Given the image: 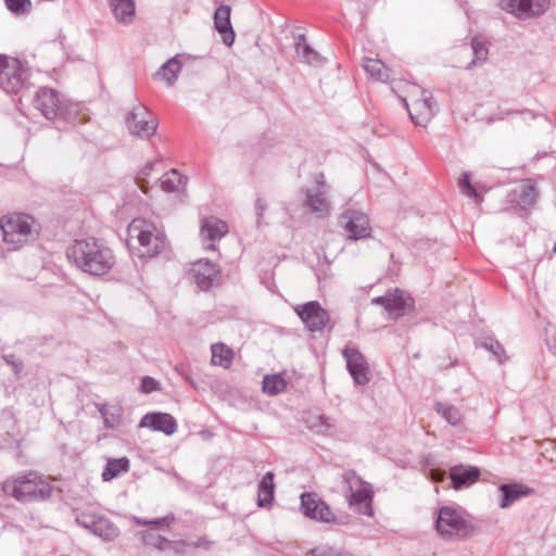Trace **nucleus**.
I'll return each mask as SVG.
<instances>
[{
	"label": "nucleus",
	"mask_w": 556,
	"mask_h": 556,
	"mask_svg": "<svg viewBox=\"0 0 556 556\" xmlns=\"http://www.w3.org/2000/svg\"><path fill=\"white\" fill-rule=\"evenodd\" d=\"M200 231L203 240L216 241L225 237L229 229L226 222L211 216L202 220Z\"/></svg>",
	"instance_id": "26"
},
{
	"label": "nucleus",
	"mask_w": 556,
	"mask_h": 556,
	"mask_svg": "<svg viewBox=\"0 0 556 556\" xmlns=\"http://www.w3.org/2000/svg\"><path fill=\"white\" fill-rule=\"evenodd\" d=\"M127 245L138 257H154L165 247V236L144 218H135L127 228Z\"/></svg>",
	"instance_id": "2"
},
{
	"label": "nucleus",
	"mask_w": 556,
	"mask_h": 556,
	"mask_svg": "<svg viewBox=\"0 0 556 556\" xmlns=\"http://www.w3.org/2000/svg\"><path fill=\"white\" fill-rule=\"evenodd\" d=\"M180 70V62L173 58L162 65V67L157 71L155 76L166 80L167 85H172L176 80Z\"/></svg>",
	"instance_id": "36"
},
{
	"label": "nucleus",
	"mask_w": 556,
	"mask_h": 556,
	"mask_svg": "<svg viewBox=\"0 0 556 556\" xmlns=\"http://www.w3.org/2000/svg\"><path fill=\"white\" fill-rule=\"evenodd\" d=\"M157 389V382L151 377H143L141 381V390L146 393H150Z\"/></svg>",
	"instance_id": "46"
},
{
	"label": "nucleus",
	"mask_w": 556,
	"mask_h": 556,
	"mask_svg": "<svg viewBox=\"0 0 556 556\" xmlns=\"http://www.w3.org/2000/svg\"><path fill=\"white\" fill-rule=\"evenodd\" d=\"M99 412L104 420V426L108 429L117 428L122 424L123 408L116 405H102Z\"/></svg>",
	"instance_id": "33"
},
{
	"label": "nucleus",
	"mask_w": 556,
	"mask_h": 556,
	"mask_svg": "<svg viewBox=\"0 0 556 556\" xmlns=\"http://www.w3.org/2000/svg\"><path fill=\"white\" fill-rule=\"evenodd\" d=\"M365 72L375 80L387 83L391 78V71L378 59L364 60Z\"/></svg>",
	"instance_id": "29"
},
{
	"label": "nucleus",
	"mask_w": 556,
	"mask_h": 556,
	"mask_svg": "<svg viewBox=\"0 0 556 556\" xmlns=\"http://www.w3.org/2000/svg\"><path fill=\"white\" fill-rule=\"evenodd\" d=\"M459 188L462 192L470 198H475L476 202H481L482 197L477 192V189L471 185L469 175L467 173L463 174V177L459 180Z\"/></svg>",
	"instance_id": "41"
},
{
	"label": "nucleus",
	"mask_w": 556,
	"mask_h": 556,
	"mask_svg": "<svg viewBox=\"0 0 556 556\" xmlns=\"http://www.w3.org/2000/svg\"><path fill=\"white\" fill-rule=\"evenodd\" d=\"M190 275L201 290H208L218 279V269L210 261H199L192 265Z\"/></svg>",
	"instance_id": "18"
},
{
	"label": "nucleus",
	"mask_w": 556,
	"mask_h": 556,
	"mask_svg": "<svg viewBox=\"0 0 556 556\" xmlns=\"http://www.w3.org/2000/svg\"><path fill=\"white\" fill-rule=\"evenodd\" d=\"M435 410L441 415L451 426L459 425L462 420L460 410L450 403H437Z\"/></svg>",
	"instance_id": "38"
},
{
	"label": "nucleus",
	"mask_w": 556,
	"mask_h": 556,
	"mask_svg": "<svg viewBox=\"0 0 556 556\" xmlns=\"http://www.w3.org/2000/svg\"><path fill=\"white\" fill-rule=\"evenodd\" d=\"M139 427H149L154 431H161L167 435H170L177 430V422L175 418L167 413H151L144 415L140 422Z\"/></svg>",
	"instance_id": "21"
},
{
	"label": "nucleus",
	"mask_w": 556,
	"mask_h": 556,
	"mask_svg": "<svg viewBox=\"0 0 556 556\" xmlns=\"http://www.w3.org/2000/svg\"><path fill=\"white\" fill-rule=\"evenodd\" d=\"M212 363L225 369L229 368L233 361V351L224 343H215L211 346Z\"/></svg>",
	"instance_id": "30"
},
{
	"label": "nucleus",
	"mask_w": 556,
	"mask_h": 556,
	"mask_svg": "<svg viewBox=\"0 0 556 556\" xmlns=\"http://www.w3.org/2000/svg\"><path fill=\"white\" fill-rule=\"evenodd\" d=\"M76 522L105 541H112L119 534L118 528L104 516L81 513L76 516Z\"/></svg>",
	"instance_id": "13"
},
{
	"label": "nucleus",
	"mask_w": 556,
	"mask_h": 556,
	"mask_svg": "<svg viewBox=\"0 0 556 556\" xmlns=\"http://www.w3.org/2000/svg\"><path fill=\"white\" fill-rule=\"evenodd\" d=\"M111 9L117 22L129 24L135 16V3L131 0H111Z\"/></svg>",
	"instance_id": "28"
},
{
	"label": "nucleus",
	"mask_w": 556,
	"mask_h": 556,
	"mask_svg": "<svg viewBox=\"0 0 556 556\" xmlns=\"http://www.w3.org/2000/svg\"><path fill=\"white\" fill-rule=\"evenodd\" d=\"M4 491L20 503H30L48 500L53 488L41 476L29 471L5 479Z\"/></svg>",
	"instance_id": "4"
},
{
	"label": "nucleus",
	"mask_w": 556,
	"mask_h": 556,
	"mask_svg": "<svg viewBox=\"0 0 556 556\" xmlns=\"http://www.w3.org/2000/svg\"><path fill=\"white\" fill-rule=\"evenodd\" d=\"M66 255L77 268L92 276L105 275L115 265L113 251L94 237L75 240L67 248Z\"/></svg>",
	"instance_id": "1"
},
{
	"label": "nucleus",
	"mask_w": 556,
	"mask_h": 556,
	"mask_svg": "<svg viewBox=\"0 0 556 556\" xmlns=\"http://www.w3.org/2000/svg\"><path fill=\"white\" fill-rule=\"evenodd\" d=\"M129 469V460L127 457L109 459L102 472L103 481H110L116 478L121 472Z\"/></svg>",
	"instance_id": "32"
},
{
	"label": "nucleus",
	"mask_w": 556,
	"mask_h": 556,
	"mask_svg": "<svg viewBox=\"0 0 556 556\" xmlns=\"http://www.w3.org/2000/svg\"><path fill=\"white\" fill-rule=\"evenodd\" d=\"M430 473L434 481H442L445 477V471L441 469H432Z\"/></svg>",
	"instance_id": "48"
},
{
	"label": "nucleus",
	"mask_w": 556,
	"mask_h": 556,
	"mask_svg": "<svg viewBox=\"0 0 556 556\" xmlns=\"http://www.w3.org/2000/svg\"><path fill=\"white\" fill-rule=\"evenodd\" d=\"M126 125L132 135L142 139L153 136L157 128L155 116L143 104L132 108L126 116Z\"/></svg>",
	"instance_id": "10"
},
{
	"label": "nucleus",
	"mask_w": 556,
	"mask_h": 556,
	"mask_svg": "<svg viewBox=\"0 0 556 556\" xmlns=\"http://www.w3.org/2000/svg\"><path fill=\"white\" fill-rule=\"evenodd\" d=\"M374 304H379L392 315L394 318L403 316L405 312L413 305V300L405 296L403 292L396 290L395 293H390L383 296L372 299Z\"/></svg>",
	"instance_id": "19"
},
{
	"label": "nucleus",
	"mask_w": 556,
	"mask_h": 556,
	"mask_svg": "<svg viewBox=\"0 0 556 556\" xmlns=\"http://www.w3.org/2000/svg\"><path fill=\"white\" fill-rule=\"evenodd\" d=\"M500 5L507 13L526 20L544 14L551 7V0H501Z\"/></svg>",
	"instance_id": "12"
},
{
	"label": "nucleus",
	"mask_w": 556,
	"mask_h": 556,
	"mask_svg": "<svg viewBox=\"0 0 556 556\" xmlns=\"http://www.w3.org/2000/svg\"><path fill=\"white\" fill-rule=\"evenodd\" d=\"M346 368L357 386H366L371 380V371L366 357L355 348L346 346L342 351Z\"/></svg>",
	"instance_id": "14"
},
{
	"label": "nucleus",
	"mask_w": 556,
	"mask_h": 556,
	"mask_svg": "<svg viewBox=\"0 0 556 556\" xmlns=\"http://www.w3.org/2000/svg\"><path fill=\"white\" fill-rule=\"evenodd\" d=\"M301 510L304 516L320 522H333L336 516L331 508L315 493L305 492L301 495Z\"/></svg>",
	"instance_id": "16"
},
{
	"label": "nucleus",
	"mask_w": 556,
	"mask_h": 556,
	"mask_svg": "<svg viewBox=\"0 0 556 556\" xmlns=\"http://www.w3.org/2000/svg\"><path fill=\"white\" fill-rule=\"evenodd\" d=\"M480 346L490 351L500 363H504L506 359L505 350L503 345L493 338H486L480 342Z\"/></svg>",
	"instance_id": "40"
},
{
	"label": "nucleus",
	"mask_w": 556,
	"mask_h": 556,
	"mask_svg": "<svg viewBox=\"0 0 556 556\" xmlns=\"http://www.w3.org/2000/svg\"><path fill=\"white\" fill-rule=\"evenodd\" d=\"M7 496H10V495L4 491V481H3L2 484L0 485V504Z\"/></svg>",
	"instance_id": "51"
},
{
	"label": "nucleus",
	"mask_w": 556,
	"mask_h": 556,
	"mask_svg": "<svg viewBox=\"0 0 556 556\" xmlns=\"http://www.w3.org/2000/svg\"><path fill=\"white\" fill-rule=\"evenodd\" d=\"M7 8L16 15L28 13L31 7L30 0H4Z\"/></svg>",
	"instance_id": "42"
},
{
	"label": "nucleus",
	"mask_w": 556,
	"mask_h": 556,
	"mask_svg": "<svg viewBox=\"0 0 556 556\" xmlns=\"http://www.w3.org/2000/svg\"><path fill=\"white\" fill-rule=\"evenodd\" d=\"M215 244L214 243H210L205 247L206 250H215Z\"/></svg>",
	"instance_id": "52"
},
{
	"label": "nucleus",
	"mask_w": 556,
	"mask_h": 556,
	"mask_svg": "<svg viewBox=\"0 0 556 556\" xmlns=\"http://www.w3.org/2000/svg\"><path fill=\"white\" fill-rule=\"evenodd\" d=\"M37 233L35 219L30 215L11 213L0 219V235L12 250H17L33 240Z\"/></svg>",
	"instance_id": "5"
},
{
	"label": "nucleus",
	"mask_w": 556,
	"mask_h": 556,
	"mask_svg": "<svg viewBox=\"0 0 556 556\" xmlns=\"http://www.w3.org/2000/svg\"><path fill=\"white\" fill-rule=\"evenodd\" d=\"M435 529L443 538H467L475 528L465 511L451 506H442L438 511Z\"/></svg>",
	"instance_id": "7"
},
{
	"label": "nucleus",
	"mask_w": 556,
	"mask_h": 556,
	"mask_svg": "<svg viewBox=\"0 0 556 556\" xmlns=\"http://www.w3.org/2000/svg\"><path fill=\"white\" fill-rule=\"evenodd\" d=\"M159 164V161H151V162H148L144 167L141 169L140 174H139V177H138V184L140 186V188L146 192V187L143 185V181H144V177L146 176H149L151 174V172L154 169V166Z\"/></svg>",
	"instance_id": "43"
},
{
	"label": "nucleus",
	"mask_w": 556,
	"mask_h": 556,
	"mask_svg": "<svg viewBox=\"0 0 556 556\" xmlns=\"http://www.w3.org/2000/svg\"><path fill=\"white\" fill-rule=\"evenodd\" d=\"M287 388L286 380L280 375H267L263 379V392L268 395H277Z\"/></svg>",
	"instance_id": "37"
},
{
	"label": "nucleus",
	"mask_w": 556,
	"mask_h": 556,
	"mask_svg": "<svg viewBox=\"0 0 556 556\" xmlns=\"http://www.w3.org/2000/svg\"><path fill=\"white\" fill-rule=\"evenodd\" d=\"M502 492L500 507L505 509L522 497L531 495L534 491L532 488L522 483H503L498 486Z\"/></svg>",
	"instance_id": "23"
},
{
	"label": "nucleus",
	"mask_w": 556,
	"mask_h": 556,
	"mask_svg": "<svg viewBox=\"0 0 556 556\" xmlns=\"http://www.w3.org/2000/svg\"><path fill=\"white\" fill-rule=\"evenodd\" d=\"M4 362L10 365L14 372L18 375L23 369V362L16 358L13 354L3 355Z\"/></svg>",
	"instance_id": "44"
},
{
	"label": "nucleus",
	"mask_w": 556,
	"mask_h": 556,
	"mask_svg": "<svg viewBox=\"0 0 556 556\" xmlns=\"http://www.w3.org/2000/svg\"><path fill=\"white\" fill-rule=\"evenodd\" d=\"M339 223L350 240L366 239L371 235L369 218L359 210H344L340 215Z\"/></svg>",
	"instance_id": "11"
},
{
	"label": "nucleus",
	"mask_w": 556,
	"mask_h": 556,
	"mask_svg": "<svg viewBox=\"0 0 556 556\" xmlns=\"http://www.w3.org/2000/svg\"><path fill=\"white\" fill-rule=\"evenodd\" d=\"M295 312L305 327L312 332L324 330L330 321L328 312L317 301L298 305Z\"/></svg>",
	"instance_id": "15"
},
{
	"label": "nucleus",
	"mask_w": 556,
	"mask_h": 556,
	"mask_svg": "<svg viewBox=\"0 0 556 556\" xmlns=\"http://www.w3.org/2000/svg\"><path fill=\"white\" fill-rule=\"evenodd\" d=\"M313 187L301 189L303 194V207L311 213L316 214L318 217H326L330 214L331 202L329 199L330 185L326 182L325 174L323 172L313 175Z\"/></svg>",
	"instance_id": "9"
},
{
	"label": "nucleus",
	"mask_w": 556,
	"mask_h": 556,
	"mask_svg": "<svg viewBox=\"0 0 556 556\" xmlns=\"http://www.w3.org/2000/svg\"><path fill=\"white\" fill-rule=\"evenodd\" d=\"M185 184L184 177L176 169L165 173L160 179L161 189L165 192H177Z\"/></svg>",
	"instance_id": "34"
},
{
	"label": "nucleus",
	"mask_w": 556,
	"mask_h": 556,
	"mask_svg": "<svg viewBox=\"0 0 556 556\" xmlns=\"http://www.w3.org/2000/svg\"><path fill=\"white\" fill-rule=\"evenodd\" d=\"M553 251L556 253V242H555V245L553 248Z\"/></svg>",
	"instance_id": "53"
},
{
	"label": "nucleus",
	"mask_w": 556,
	"mask_h": 556,
	"mask_svg": "<svg viewBox=\"0 0 556 556\" xmlns=\"http://www.w3.org/2000/svg\"><path fill=\"white\" fill-rule=\"evenodd\" d=\"M312 554H313V556H334L337 553H331V552L323 551L319 548H314L312 551Z\"/></svg>",
	"instance_id": "50"
},
{
	"label": "nucleus",
	"mask_w": 556,
	"mask_h": 556,
	"mask_svg": "<svg viewBox=\"0 0 556 556\" xmlns=\"http://www.w3.org/2000/svg\"><path fill=\"white\" fill-rule=\"evenodd\" d=\"M265 210H266V205H265V203L263 202V200H262V199H257V200H256V212H257V216H258V217H262V216H263V214H264V212H265Z\"/></svg>",
	"instance_id": "49"
},
{
	"label": "nucleus",
	"mask_w": 556,
	"mask_h": 556,
	"mask_svg": "<svg viewBox=\"0 0 556 556\" xmlns=\"http://www.w3.org/2000/svg\"><path fill=\"white\" fill-rule=\"evenodd\" d=\"M29 68L20 59L0 54V88L7 93H18L28 84Z\"/></svg>",
	"instance_id": "8"
},
{
	"label": "nucleus",
	"mask_w": 556,
	"mask_h": 556,
	"mask_svg": "<svg viewBox=\"0 0 556 556\" xmlns=\"http://www.w3.org/2000/svg\"><path fill=\"white\" fill-rule=\"evenodd\" d=\"M506 198L513 208L519 207L520 210L526 211L536 203L539 199V191L532 180L528 179L522 185L510 190ZM508 210H510V206L506 207V211Z\"/></svg>",
	"instance_id": "17"
},
{
	"label": "nucleus",
	"mask_w": 556,
	"mask_h": 556,
	"mask_svg": "<svg viewBox=\"0 0 556 556\" xmlns=\"http://www.w3.org/2000/svg\"><path fill=\"white\" fill-rule=\"evenodd\" d=\"M308 427L318 433H327L334 427V421L326 415H314L308 419Z\"/></svg>",
	"instance_id": "39"
},
{
	"label": "nucleus",
	"mask_w": 556,
	"mask_h": 556,
	"mask_svg": "<svg viewBox=\"0 0 556 556\" xmlns=\"http://www.w3.org/2000/svg\"><path fill=\"white\" fill-rule=\"evenodd\" d=\"M138 538L148 547L165 552V551H174L178 553L177 543L173 542L165 536L159 534L153 529L142 530L137 533Z\"/></svg>",
	"instance_id": "25"
},
{
	"label": "nucleus",
	"mask_w": 556,
	"mask_h": 556,
	"mask_svg": "<svg viewBox=\"0 0 556 556\" xmlns=\"http://www.w3.org/2000/svg\"><path fill=\"white\" fill-rule=\"evenodd\" d=\"M298 56L308 64L319 63V54L306 42L304 35H299L294 43Z\"/></svg>",
	"instance_id": "31"
},
{
	"label": "nucleus",
	"mask_w": 556,
	"mask_h": 556,
	"mask_svg": "<svg viewBox=\"0 0 556 556\" xmlns=\"http://www.w3.org/2000/svg\"><path fill=\"white\" fill-rule=\"evenodd\" d=\"M34 106L49 121L58 123L60 129L77 121V105L52 88H40L34 99Z\"/></svg>",
	"instance_id": "3"
},
{
	"label": "nucleus",
	"mask_w": 556,
	"mask_h": 556,
	"mask_svg": "<svg viewBox=\"0 0 556 556\" xmlns=\"http://www.w3.org/2000/svg\"><path fill=\"white\" fill-rule=\"evenodd\" d=\"M481 471L475 466L455 465L450 468L452 488L462 490L475 484L480 478Z\"/></svg>",
	"instance_id": "20"
},
{
	"label": "nucleus",
	"mask_w": 556,
	"mask_h": 556,
	"mask_svg": "<svg viewBox=\"0 0 556 556\" xmlns=\"http://www.w3.org/2000/svg\"><path fill=\"white\" fill-rule=\"evenodd\" d=\"M274 473L271 471L266 472L257 488V504L260 507H267L274 500Z\"/></svg>",
	"instance_id": "27"
},
{
	"label": "nucleus",
	"mask_w": 556,
	"mask_h": 556,
	"mask_svg": "<svg viewBox=\"0 0 556 556\" xmlns=\"http://www.w3.org/2000/svg\"><path fill=\"white\" fill-rule=\"evenodd\" d=\"M231 8L227 4H220L214 12V25L222 35L223 42L231 47L235 42V31L230 22Z\"/></svg>",
	"instance_id": "22"
},
{
	"label": "nucleus",
	"mask_w": 556,
	"mask_h": 556,
	"mask_svg": "<svg viewBox=\"0 0 556 556\" xmlns=\"http://www.w3.org/2000/svg\"><path fill=\"white\" fill-rule=\"evenodd\" d=\"M342 482L349 505L361 515L372 516L374 492L370 485L352 469L342 473Z\"/></svg>",
	"instance_id": "6"
},
{
	"label": "nucleus",
	"mask_w": 556,
	"mask_h": 556,
	"mask_svg": "<svg viewBox=\"0 0 556 556\" xmlns=\"http://www.w3.org/2000/svg\"><path fill=\"white\" fill-rule=\"evenodd\" d=\"M134 522L137 525H142V526H152V525L153 526H163V525L168 526L167 517L157 518V519H153V520H143L139 517H134Z\"/></svg>",
	"instance_id": "45"
},
{
	"label": "nucleus",
	"mask_w": 556,
	"mask_h": 556,
	"mask_svg": "<svg viewBox=\"0 0 556 556\" xmlns=\"http://www.w3.org/2000/svg\"><path fill=\"white\" fill-rule=\"evenodd\" d=\"M435 102L431 97H425L416 100L412 109H408L409 116L416 125H425L433 116Z\"/></svg>",
	"instance_id": "24"
},
{
	"label": "nucleus",
	"mask_w": 556,
	"mask_h": 556,
	"mask_svg": "<svg viewBox=\"0 0 556 556\" xmlns=\"http://www.w3.org/2000/svg\"><path fill=\"white\" fill-rule=\"evenodd\" d=\"M546 346L548 351L556 356V332L552 336L548 334V330L546 331V339H545Z\"/></svg>",
	"instance_id": "47"
},
{
	"label": "nucleus",
	"mask_w": 556,
	"mask_h": 556,
	"mask_svg": "<svg viewBox=\"0 0 556 556\" xmlns=\"http://www.w3.org/2000/svg\"><path fill=\"white\" fill-rule=\"evenodd\" d=\"M488 41L481 37H473L471 39V48L475 59L470 62L468 67L476 66L486 61L489 55Z\"/></svg>",
	"instance_id": "35"
}]
</instances>
